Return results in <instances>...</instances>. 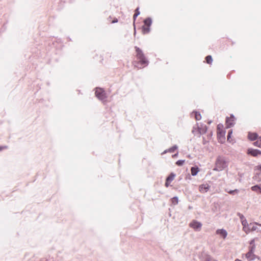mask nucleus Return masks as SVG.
I'll use <instances>...</instances> for the list:
<instances>
[{
    "label": "nucleus",
    "mask_w": 261,
    "mask_h": 261,
    "mask_svg": "<svg viewBox=\"0 0 261 261\" xmlns=\"http://www.w3.org/2000/svg\"><path fill=\"white\" fill-rule=\"evenodd\" d=\"M135 49L137 52V58L138 60V65L135 66L139 68L147 66L149 62L145 57L142 50L137 46H135Z\"/></svg>",
    "instance_id": "1"
},
{
    "label": "nucleus",
    "mask_w": 261,
    "mask_h": 261,
    "mask_svg": "<svg viewBox=\"0 0 261 261\" xmlns=\"http://www.w3.org/2000/svg\"><path fill=\"white\" fill-rule=\"evenodd\" d=\"M227 167V163L225 161L224 158L221 156H219L216 159L215 167L214 168V170L217 171H222Z\"/></svg>",
    "instance_id": "2"
},
{
    "label": "nucleus",
    "mask_w": 261,
    "mask_h": 261,
    "mask_svg": "<svg viewBox=\"0 0 261 261\" xmlns=\"http://www.w3.org/2000/svg\"><path fill=\"white\" fill-rule=\"evenodd\" d=\"M255 240L253 239L250 242V246L249 247V251L246 254V257L250 261L255 258V255L254 252L255 249Z\"/></svg>",
    "instance_id": "3"
},
{
    "label": "nucleus",
    "mask_w": 261,
    "mask_h": 261,
    "mask_svg": "<svg viewBox=\"0 0 261 261\" xmlns=\"http://www.w3.org/2000/svg\"><path fill=\"white\" fill-rule=\"evenodd\" d=\"M95 95L100 100L104 102L107 101V95L105 91L100 88H96L95 89Z\"/></svg>",
    "instance_id": "4"
},
{
    "label": "nucleus",
    "mask_w": 261,
    "mask_h": 261,
    "mask_svg": "<svg viewBox=\"0 0 261 261\" xmlns=\"http://www.w3.org/2000/svg\"><path fill=\"white\" fill-rule=\"evenodd\" d=\"M190 226L195 231H200L202 227V224L200 222L193 220L190 223Z\"/></svg>",
    "instance_id": "5"
},
{
    "label": "nucleus",
    "mask_w": 261,
    "mask_h": 261,
    "mask_svg": "<svg viewBox=\"0 0 261 261\" xmlns=\"http://www.w3.org/2000/svg\"><path fill=\"white\" fill-rule=\"evenodd\" d=\"M236 118L233 115L231 114L230 117H227L226 119V127L228 128L233 126L235 123Z\"/></svg>",
    "instance_id": "6"
},
{
    "label": "nucleus",
    "mask_w": 261,
    "mask_h": 261,
    "mask_svg": "<svg viewBox=\"0 0 261 261\" xmlns=\"http://www.w3.org/2000/svg\"><path fill=\"white\" fill-rule=\"evenodd\" d=\"M196 125L197 129H198L199 136L204 134L206 132L207 128L205 124L197 123Z\"/></svg>",
    "instance_id": "7"
},
{
    "label": "nucleus",
    "mask_w": 261,
    "mask_h": 261,
    "mask_svg": "<svg viewBox=\"0 0 261 261\" xmlns=\"http://www.w3.org/2000/svg\"><path fill=\"white\" fill-rule=\"evenodd\" d=\"M255 171V175L253 179L257 181H261V165L257 167Z\"/></svg>",
    "instance_id": "8"
},
{
    "label": "nucleus",
    "mask_w": 261,
    "mask_h": 261,
    "mask_svg": "<svg viewBox=\"0 0 261 261\" xmlns=\"http://www.w3.org/2000/svg\"><path fill=\"white\" fill-rule=\"evenodd\" d=\"M247 153L253 156H257L261 154V151L258 149L249 148L247 150Z\"/></svg>",
    "instance_id": "9"
},
{
    "label": "nucleus",
    "mask_w": 261,
    "mask_h": 261,
    "mask_svg": "<svg viewBox=\"0 0 261 261\" xmlns=\"http://www.w3.org/2000/svg\"><path fill=\"white\" fill-rule=\"evenodd\" d=\"M216 233L221 236L223 239L226 238L227 236V232L224 229H219L216 230Z\"/></svg>",
    "instance_id": "10"
},
{
    "label": "nucleus",
    "mask_w": 261,
    "mask_h": 261,
    "mask_svg": "<svg viewBox=\"0 0 261 261\" xmlns=\"http://www.w3.org/2000/svg\"><path fill=\"white\" fill-rule=\"evenodd\" d=\"M202 261H218L211 255L208 254H205L204 256L202 257Z\"/></svg>",
    "instance_id": "11"
},
{
    "label": "nucleus",
    "mask_w": 261,
    "mask_h": 261,
    "mask_svg": "<svg viewBox=\"0 0 261 261\" xmlns=\"http://www.w3.org/2000/svg\"><path fill=\"white\" fill-rule=\"evenodd\" d=\"M256 225H258L261 226V224H259V223H256V222H255L254 224L250 223L249 224V229L251 231H255V230H258V228H257V226H256Z\"/></svg>",
    "instance_id": "12"
},
{
    "label": "nucleus",
    "mask_w": 261,
    "mask_h": 261,
    "mask_svg": "<svg viewBox=\"0 0 261 261\" xmlns=\"http://www.w3.org/2000/svg\"><path fill=\"white\" fill-rule=\"evenodd\" d=\"M143 22L144 23V25H145L149 28H150L152 23V19L150 17H148L146 18Z\"/></svg>",
    "instance_id": "13"
},
{
    "label": "nucleus",
    "mask_w": 261,
    "mask_h": 261,
    "mask_svg": "<svg viewBox=\"0 0 261 261\" xmlns=\"http://www.w3.org/2000/svg\"><path fill=\"white\" fill-rule=\"evenodd\" d=\"M251 189L253 191L261 194V185L252 186Z\"/></svg>",
    "instance_id": "14"
},
{
    "label": "nucleus",
    "mask_w": 261,
    "mask_h": 261,
    "mask_svg": "<svg viewBox=\"0 0 261 261\" xmlns=\"http://www.w3.org/2000/svg\"><path fill=\"white\" fill-rule=\"evenodd\" d=\"M257 134L256 133H248V138L251 140L254 141L257 138Z\"/></svg>",
    "instance_id": "15"
},
{
    "label": "nucleus",
    "mask_w": 261,
    "mask_h": 261,
    "mask_svg": "<svg viewBox=\"0 0 261 261\" xmlns=\"http://www.w3.org/2000/svg\"><path fill=\"white\" fill-rule=\"evenodd\" d=\"M191 174L192 176H195L199 172V168L197 166L192 167L191 169Z\"/></svg>",
    "instance_id": "16"
},
{
    "label": "nucleus",
    "mask_w": 261,
    "mask_h": 261,
    "mask_svg": "<svg viewBox=\"0 0 261 261\" xmlns=\"http://www.w3.org/2000/svg\"><path fill=\"white\" fill-rule=\"evenodd\" d=\"M200 191L201 192H206L209 189V186L207 185H203L200 186Z\"/></svg>",
    "instance_id": "17"
},
{
    "label": "nucleus",
    "mask_w": 261,
    "mask_h": 261,
    "mask_svg": "<svg viewBox=\"0 0 261 261\" xmlns=\"http://www.w3.org/2000/svg\"><path fill=\"white\" fill-rule=\"evenodd\" d=\"M192 115H194L195 118L197 120H199L201 119V114L197 111H193L192 113Z\"/></svg>",
    "instance_id": "18"
},
{
    "label": "nucleus",
    "mask_w": 261,
    "mask_h": 261,
    "mask_svg": "<svg viewBox=\"0 0 261 261\" xmlns=\"http://www.w3.org/2000/svg\"><path fill=\"white\" fill-rule=\"evenodd\" d=\"M150 29L149 27H147L145 25H143L142 27V33L144 34H148L150 32Z\"/></svg>",
    "instance_id": "19"
},
{
    "label": "nucleus",
    "mask_w": 261,
    "mask_h": 261,
    "mask_svg": "<svg viewBox=\"0 0 261 261\" xmlns=\"http://www.w3.org/2000/svg\"><path fill=\"white\" fill-rule=\"evenodd\" d=\"M192 133L195 135H198L199 137H200L199 136V132H198V129H197V126L195 124V125L193 126V129H192Z\"/></svg>",
    "instance_id": "20"
},
{
    "label": "nucleus",
    "mask_w": 261,
    "mask_h": 261,
    "mask_svg": "<svg viewBox=\"0 0 261 261\" xmlns=\"http://www.w3.org/2000/svg\"><path fill=\"white\" fill-rule=\"evenodd\" d=\"M175 174L173 173H171L166 178V180L169 182H171L175 178Z\"/></svg>",
    "instance_id": "21"
},
{
    "label": "nucleus",
    "mask_w": 261,
    "mask_h": 261,
    "mask_svg": "<svg viewBox=\"0 0 261 261\" xmlns=\"http://www.w3.org/2000/svg\"><path fill=\"white\" fill-rule=\"evenodd\" d=\"M178 148V146L176 145H174L172 147L168 149V151L169 152L173 153L175 151V150H176Z\"/></svg>",
    "instance_id": "22"
},
{
    "label": "nucleus",
    "mask_w": 261,
    "mask_h": 261,
    "mask_svg": "<svg viewBox=\"0 0 261 261\" xmlns=\"http://www.w3.org/2000/svg\"><path fill=\"white\" fill-rule=\"evenodd\" d=\"M207 64H211L213 62V59L211 56L208 55L205 58Z\"/></svg>",
    "instance_id": "23"
},
{
    "label": "nucleus",
    "mask_w": 261,
    "mask_h": 261,
    "mask_svg": "<svg viewBox=\"0 0 261 261\" xmlns=\"http://www.w3.org/2000/svg\"><path fill=\"white\" fill-rule=\"evenodd\" d=\"M140 14L139 8H137L135 10V13L133 16V18L134 20L136 19L138 16Z\"/></svg>",
    "instance_id": "24"
},
{
    "label": "nucleus",
    "mask_w": 261,
    "mask_h": 261,
    "mask_svg": "<svg viewBox=\"0 0 261 261\" xmlns=\"http://www.w3.org/2000/svg\"><path fill=\"white\" fill-rule=\"evenodd\" d=\"M172 204H173L174 205L177 204L178 203V197H176V196L174 197L172 199Z\"/></svg>",
    "instance_id": "25"
},
{
    "label": "nucleus",
    "mask_w": 261,
    "mask_h": 261,
    "mask_svg": "<svg viewBox=\"0 0 261 261\" xmlns=\"http://www.w3.org/2000/svg\"><path fill=\"white\" fill-rule=\"evenodd\" d=\"M242 225L244 226V228L246 227L247 225L249 226V224H248L247 221L245 219L242 220Z\"/></svg>",
    "instance_id": "26"
},
{
    "label": "nucleus",
    "mask_w": 261,
    "mask_h": 261,
    "mask_svg": "<svg viewBox=\"0 0 261 261\" xmlns=\"http://www.w3.org/2000/svg\"><path fill=\"white\" fill-rule=\"evenodd\" d=\"M185 163V160H178L176 162V164L178 166H182Z\"/></svg>",
    "instance_id": "27"
},
{
    "label": "nucleus",
    "mask_w": 261,
    "mask_h": 261,
    "mask_svg": "<svg viewBox=\"0 0 261 261\" xmlns=\"http://www.w3.org/2000/svg\"><path fill=\"white\" fill-rule=\"evenodd\" d=\"M232 133V130L231 129L229 130V132H228V135H227V140L228 141H229V139L231 138V135Z\"/></svg>",
    "instance_id": "28"
},
{
    "label": "nucleus",
    "mask_w": 261,
    "mask_h": 261,
    "mask_svg": "<svg viewBox=\"0 0 261 261\" xmlns=\"http://www.w3.org/2000/svg\"><path fill=\"white\" fill-rule=\"evenodd\" d=\"M254 145L256 146H258L259 147H261V142H259L258 141H257L254 143Z\"/></svg>",
    "instance_id": "29"
},
{
    "label": "nucleus",
    "mask_w": 261,
    "mask_h": 261,
    "mask_svg": "<svg viewBox=\"0 0 261 261\" xmlns=\"http://www.w3.org/2000/svg\"><path fill=\"white\" fill-rule=\"evenodd\" d=\"M228 193L230 194H234L235 193H238V190H230V191H228Z\"/></svg>",
    "instance_id": "30"
},
{
    "label": "nucleus",
    "mask_w": 261,
    "mask_h": 261,
    "mask_svg": "<svg viewBox=\"0 0 261 261\" xmlns=\"http://www.w3.org/2000/svg\"><path fill=\"white\" fill-rule=\"evenodd\" d=\"M8 148L7 146H0V151L3 150V149H7Z\"/></svg>",
    "instance_id": "31"
},
{
    "label": "nucleus",
    "mask_w": 261,
    "mask_h": 261,
    "mask_svg": "<svg viewBox=\"0 0 261 261\" xmlns=\"http://www.w3.org/2000/svg\"><path fill=\"white\" fill-rule=\"evenodd\" d=\"M170 182H169V181H167V180H166V182H165V186H166V187H169V186L170 185Z\"/></svg>",
    "instance_id": "32"
},
{
    "label": "nucleus",
    "mask_w": 261,
    "mask_h": 261,
    "mask_svg": "<svg viewBox=\"0 0 261 261\" xmlns=\"http://www.w3.org/2000/svg\"><path fill=\"white\" fill-rule=\"evenodd\" d=\"M118 22V19L117 18H114V19L112 21V23H116Z\"/></svg>",
    "instance_id": "33"
},
{
    "label": "nucleus",
    "mask_w": 261,
    "mask_h": 261,
    "mask_svg": "<svg viewBox=\"0 0 261 261\" xmlns=\"http://www.w3.org/2000/svg\"><path fill=\"white\" fill-rule=\"evenodd\" d=\"M167 152H169V151H168V149H166L165 150L163 153L162 154H165V153H166Z\"/></svg>",
    "instance_id": "34"
},
{
    "label": "nucleus",
    "mask_w": 261,
    "mask_h": 261,
    "mask_svg": "<svg viewBox=\"0 0 261 261\" xmlns=\"http://www.w3.org/2000/svg\"><path fill=\"white\" fill-rule=\"evenodd\" d=\"M240 218L242 220L244 219V217L243 215H241V216L240 217Z\"/></svg>",
    "instance_id": "35"
},
{
    "label": "nucleus",
    "mask_w": 261,
    "mask_h": 261,
    "mask_svg": "<svg viewBox=\"0 0 261 261\" xmlns=\"http://www.w3.org/2000/svg\"><path fill=\"white\" fill-rule=\"evenodd\" d=\"M203 143L204 144H205V140H204V138H203Z\"/></svg>",
    "instance_id": "36"
},
{
    "label": "nucleus",
    "mask_w": 261,
    "mask_h": 261,
    "mask_svg": "<svg viewBox=\"0 0 261 261\" xmlns=\"http://www.w3.org/2000/svg\"><path fill=\"white\" fill-rule=\"evenodd\" d=\"M234 261H242V260L240 259H236Z\"/></svg>",
    "instance_id": "37"
},
{
    "label": "nucleus",
    "mask_w": 261,
    "mask_h": 261,
    "mask_svg": "<svg viewBox=\"0 0 261 261\" xmlns=\"http://www.w3.org/2000/svg\"><path fill=\"white\" fill-rule=\"evenodd\" d=\"M258 231H259V232H261V228L260 229H258Z\"/></svg>",
    "instance_id": "38"
},
{
    "label": "nucleus",
    "mask_w": 261,
    "mask_h": 261,
    "mask_svg": "<svg viewBox=\"0 0 261 261\" xmlns=\"http://www.w3.org/2000/svg\"><path fill=\"white\" fill-rule=\"evenodd\" d=\"M259 139L260 141H261V137H260L259 138Z\"/></svg>",
    "instance_id": "39"
},
{
    "label": "nucleus",
    "mask_w": 261,
    "mask_h": 261,
    "mask_svg": "<svg viewBox=\"0 0 261 261\" xmlns=\"http://www.w3.org/2000/svg\"><path fill=\"white\" fill-rule=\"evenodd\" d=\"M134 34H136V31L135 30V32H134Z\"/></svg>",
    "instance_id": "40"
}]
</instances>
